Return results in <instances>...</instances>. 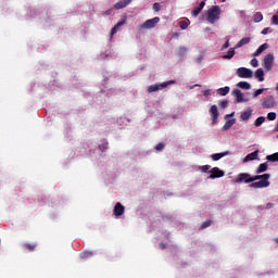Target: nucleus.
<instances>
[{"label": "nucleus", "instance_id": "obj_29", "mask_svg": "<svg viewBox=\"0 0 278 278\" xmlns=\"http://www.w3.org/2000/svg\"><path fill=\"white\" fill-rule=\"evenodd\" d=\"M262 21H264V15L262 14V12L255 13L254 23H262Z\"/></svg>", "mask_w": 278, "mask_h": 278}, {"label": "nucleus", "instance_id": "obj_49", "mask_svg": "<svg viewBox=\"0 0 278 278\" xmlns=\"http://www.w3.org/2000/svg\"><path fill=\"white\" fill-rule=\"evenodd\" d=\"M225 1H227V0H222V3H225Z\"/></svg>", "mask_w": 278, "mask_h": 278}, {"label": "nucleus", "instance_id": "obj_33", "mask_svg": "<svg viewBox=\"0 0 278 278\" xmlns=\"http://www.w3.org/2000/svg\"><path fill=\"white\" fill-rule=\"evenodd\" d=\"M228 105H229V101L227 100H223L222 102H219V108L222 110H225L226 108H228Z\"/></svg>", "mask_w": 278, "mask_h": 278}, {"label": "nucleus", "instance_id": "obj_44", "mask_svg": "<svg viewBox=\"0 0 278 278\" xmlns=\"http://www.w3.org/2000/svg\"><path fill=\"white\" fill-rule=\"evenodd\" d=\"M268 31H271V30H270V27L264 28V29L262 30V35H263V36H266V34H268Z\"/></svg>", "mask_w": 278, "mask_h": 278}, {"label": "nucleus", "instance_id": "obj_31", "mask_svg": "<svg viewBox=\"0 0 278 278\" xmlns=\"http://www.w3.org/2000/svg\"><path fill=\"white\" fill-rule=\"evenodd\" d=\"M212 223L213 222L211 219L203 222L202 225L200 226V230L207 229V227H212Z\"/></svg>", "mask_w": 278, "mask_h": 278}, {"label": "nucleus", "instance_id": "obj_11", "mask_svg": "<svg viewBox=\"0 0 278 278\" xmlns=\"http://www.w3.org/2000/svg\"><path fill=\"white\" fill-rule=\"evenodd\" d=\"M113 214L114 216H123L125 214V206L121 202H117L113 208Z\"/></svg>", "mask_w": 278, "mask_h": 278}, {"label": "nucleus", "instance_id": "obj_3", "mask_svg": "<svg viewBox=\"0 0 278 278\" xmlns=\"http://www.w3.org/2000/svg\"><path fill=\"white\" fill-rule=\"evenodd\" d=\"M175 84H177L176 80H168L161 84L150 85L148 87V92L149 94H151V92H157V90H164V88H168V86H175Z\"/></svg>", "mask_w": 278, "mask_h": 278}, {"label": "nucleus", "instance_id": "obj_23", "mask_svg": "<svg viewBox=\"0 0 278 278\" xmlns=\"http://www.w3.org/2000/svg\"><path fill=\"white\" fill-rule=\"evenodd\" d=\"M233 125H236V119H229L223 126V130L227 131L228 129H231V127H233Z\"/></svg>", "mask_w": 278, "mask_h": 278}, {"label": "nucleus", "instance_id": "obj_12", "mask_svg": "<svg viewBox=\"0 0 278 278\" xmlns=\"http://www.w3.org/2000/svg\"><path fill=\"white\" fill-rule=\"evenodd\" d=\"M232 94L235 97L236 103H242L243 101H247L244 100V94L242 93V91H240V89H235L232 91Z\"/></svg>", "mask_w": 278, "mask_h": 278}, {"label": "nucleus", "instance_id": "obj_1", "mask_svg": "<svg viewBox=\"0 0 278 278\" xmlns=\"http://www.w3.org/2000/svg\"><path fill=\"white\" fill-rule=\"evenodd\" d=\"M270 174H263V175H255L251 176L249 173H240L236 179V184H250L249 188H254V189H262V188H268L270 186Z\"/></svg>", "mask_w": 278, "mask_h": 278}, {"label": "nucleus", "instance_id": "obj_15", "mask_svg": "<svg viewBox=\"0 0 278 278\" xmlns=\"http://www.w3.org/2000/svg\"><path fill=\"white\" fill-rule=\"evenodd\" d=\"M257 155H260V150H255L254 152L248 154L243 162H253V160H257Z\"/></svg>", "mask_w": 278, "mask_h": 278}, {"label": "nucleus", "instance_id": "obj_41", "mask_svg": "<svg viewBox=\"0 0 278 278\" xmlns=\"http://www.w3.org/2000/svg\"><path fill=\"white\" fill-rule=\"evenodd\" d=\"M225 49H229V39L225 41V43L222 47V51H225Z\"/></svg>", "mask_w": 278, "mask_h": 278}, {"label": "nucleus", "instance_id": "obj_14", "mask_svg": "<svg viewBox=\"0 0 278 278\" xmlns=\"http://www.w3.org/2000/svg\"><path fill=\"white\" fill-rule=\"evenodd\" d=\"M175 53H176L177 58H180V60H181V59L186 58V54L188 53V48L179 47V48H177Z\"/></svg>", "mask_w": 278, "mask_h": 278}, {"label": "nucleus", "instance_id": "obj_43", "mask_svg": "<svg viewBox=\"0 0 278 278\" xmlns=\"http://www.w3.org/2000/svg\"><path fill=\"white\" fill-rule=\"evenodd\" d=\"M271 21H273V24H274V25H278V15H274V16L271 17Z\"/></svg>", "mask_w": 278, "mask_h": 278}, {"label": "nucleus", "instance_id": "obj_25", "mask_svg": "<svg viewBox=\"0 0 278 278\" xmlns=\"http://www.w3.org/2000/svg\"><path fill=\"white\" fill-rule=\"evenodd\" d=\"M231 89L229 87L219 88V89H217V94H219V97H227V93Z\"/></svg>", "mask_w": 278, "mask_h": 278}, {"label": "nucleus", "instance_id": "obj_35", "mask_svg": "<svg viewBox=\"0 0 278 278\" xmlns=\"http://www.w3.org/2000/svg\"><path fill=\"white\" fill-rule=\"evenodd\" d=\"M188 25H190V23L186 22V21H181L179 23V27L180 29H188Z\"/></svg>", "mask_w": 278, "mask_h": 278}, {"label": "nucleus", "instance_id": "obj_13", "mask_svg": "<svg viewBox=\"0 0 278 278\" xmlns=\"http://www.w3.org/2000/svg\"><path fill=\"white\" fill-rule=\"evenodd\" d=\"M203 8H205V1H202L199 7L193 8V10L191 11V15L194 17L199 16V14H201V12L203 11Z\"/></svg>", "mask_w": 278, "mask_h": 278}, {"label": "nucleus", "instance_id": "obj_40", "mask_svg": "<svg viewBox=\"0 0 278 278\" xmlns=\"http://www.w3.org/2000/svg\"><path fill=\"white\" fill-rule=\"evenodd\" d=\"M210 168H212L211 165H203V166L201 167V170H202V173H207V170H210Z\"/></svg>", "mask_w": 278, "mask_h": 278}, {"label": "nucleus", "instance_id": "obj_38", "mask_svg": "<svg viewBox=\"0 0 278 278\" xmlns=\"http://www.w3.org/2000/svg\"><path fill=\"white\" fill-rule=\"evenodd\" d=\"M164 147H166V144L160 142L156 144L155 149H156V151H162L164 149Z\"/></svg>", "mask_w": 278, "mask_h": 278}, {"label": "nucleus", "instance_id": "obj_20", "mask_svg": "<svg viewBox=\"0 0 278 278\" xmlns=\"http://www.w3.org/2000/svg\"><path fill=\"white\" fill-rule=\"evenodd\" d=\"M225 155H229V152H223V153H215L213 155H211L213 162H218V160H223V157H225Z\"/></svg>", "mask_w": 278, "mask_h": 278}, {"label": "nucleus", "instance_id": "obj_10", "mask_svg": "<svg viewBox=\"0 0 278 278\" xmlns=\"http://www.w3.org/2000/svg\"><path fill=\"white\" fill-rule=\"evenodd\" d=\"M125 23H127V18L122 17L121 21L117 22V24L111 29V38H114L115 34L118 33V29H121Z\"/></svg>", "mask_w": 278, "mask_h": 278}, {"label": "nucleus", "instance_id": "obj_24", "mask_svg": "<svg viewBox=\"0 0 278 278\" xmlns=\"http://www.w3.org/2000/svg\"><path fill=\"white\" fill-rule=\"evenodd\" d=\"M237 86L241 88V90H251V84L247 81H239Z\"/></svg>", "mask_w": 278, "mask_h": 278}, {"label": "nucleus", "instance_id": "obj_5", "mask_svg": "<svg viewBox=\"0 0 278 278\" xmlns=\"http://www.w3.org/2000/svg\"><path fill=\"white\" fill-rule=\"evenodd\" d=\"M237 75L241 78V79H251V77H253V71L247 68V67H239L237 70Z\"/></svg>", "mask_w": 278, "mask_h": 278}, {"label": "nucleus", "instance_id": "obj_9", "mask_svg": "<svg viewBox=\"0 0 278 278\" xmlns=\"http://www.w3.org/2000/svg\"><path fill=\"white\" fill-rule=\"evenodd\" d=\"M208 113H210V116L212 118V123L214 125L218 121V115H219L218 114V106H216V104L212 105L208 110Z\"/></svg>", "mask_w": 278, "mask_h": 278}, {"label": "nucleus", "instance_id": "obj_21", "mask_svg": "<svg viewBox=\"0 0 278 278\" xmlns=\"http://www.w3.org/2000/svg\"><path fill=\"white\" fill-rule=\"evenodd\" d=\"M254 77L258 81H264V70H262V68L256 70L255 73H254Z\"/></svg>", "mask_w": 278, "mask_h": 278}, {"label": "nucleus", "instance_id": "obj_7", "mask_svg": "<svg viewBox=\"0 0 278 278\" xmlns=\"http://www.w3.org/2000/svg\"><path fill=\"white\" fill-rule=\"evenodd\" d=\"M273 62H275V55L273 54H267L264 58V68L266 71H271L273 70Z\"/></svg>", "mask_w": 278, "mask_h": 278}, {"label": "nucleus", "instance_id": "obj_36", "mask_svg": "<svg viewBox=\"0 0 278 278\" xmlns=\"http://www.w3.org/2000/svg\"><path fill=\"white\" fill-rule=\"evenodd\" d=\"M250 64L253 68H257V66H260V61H257V59H252Z\"/></svg>", "mask_w": 278, "mask_h": 278}, {"label": "nucleus", "instance_id": "obj_32", "mask_svg": "<svg viewBox=\"0 0 278 278\" xmlns=\"http://www.w3.org/2000/svg\"><path fill=\"white\" fill-rule=\"evenodd\" d=\"M110 148V143L109 142H104L102 144L99 146V151H101L102 153H105V151Z\"/></svg>", "mask_w": 278, "mask_h": 278}, {"label": "nucleus", "instance_id": "obj_22", "mask_svg": "<svg viewBox=\"0 0 278 278\" xmlns=\"http://www.w3.org/2000/svg\"><path fill=\"white\" fill-rule=\"evenodd\" d=\"M236 55V48H230L227 52V54H225L223 56L224 60H231V58H233Z\"/></svg>", "mask_w": 278, "mask_h": 278}, {"label": "nucleus", "instance_id": "obj_37", "mask_svg": "<svg viewBox=\"0 0 278 278\" xmlns=\"http://www.w3.org/2000/svg\"><path fill=\"white\" fill-rule=\"evenodd\" d=\"M80 257L83 260H86L88 257H92V252H84V253L80 254Z\"/></svg>", "mask_w": 278, "mask_h": 278}, {"label": "nucleus", "instance_id": "obj_28", "mask_svg": "<svg viewBox=\"0 0 278 278\" xmlns=\"http://www.w3.org/2000/svg\"><path fill=\"white\" fill-rule=\"evenodd\" d=\"M27 251H29L30 253L36 251V243H25L23 245Z\"/></svg>", "mask_w": 278, "mask_h": 278}, {"label": "nucleus", "instance_id": "obj_16", "mask_svg": "<svg viewBox=\"0 0 278 278\" xmlns=\"http://www.w3.org/2000/svg\"><path fill=\"white\" fill-rule=\"evenodd\" d=\"M131 3V0H121L117 3H115L114 8L115 10H123V8H127Z\"/></svg>", "mask_w": 278, "mask_h": 278}, {"label": "nucleus", "instance_id": "obj_39", "mask_svg": "<svg viewBox=\"0 0 278 278\" xmlns=\"http://www.w3.org/2000/svg\"><path fill=\"white\" fill-rule=\"evenodd\" d=\"M161 5H160V3H157V2H155L154 4H153V10H154V12H160V10H161Z\"/></svg>", "mask_w": 278, "mask_h": 278}, {"label": "nucleus", "instance_id": "obj_27", "mask_svg": "<svg viewBox=\"0 0 278 278\" xmlns=\"http://www.w3.org/2000/svg\"><path fill=\"white\" fill-rule=\"evenodd\" d=\"M265 122H266V117L260 116V117H257V118L255 119L254 125H255L256 127H262V125H264Z\"/></svg>", "mask_w": 278, "mask_h": 278}, {"label": "nucleus", "instance_id": "obj_26", "mask_svg": "<svg viewBox=\"0 0 278 278\" xmlns=\"http://www.w3.org/2000/svg\"><path fill=\"white\" fill-rule=\"evenodd\" d=\"M253 115V111H245L240 115L241 121H249V118H251V116Z\"/></svg>", "mask_w": 278, "mask_h": 278}, {"label": "nucleus", "instance_id": "obj_4", "mask_svg": "<svg viewBox=\"0 0 278 278\" xmlns=\"http://www.w3.org/2000/svg\"><path fill=\"white\" fill-rule=\"evenodd\" d=\"M157 23H160L159 16L147 20L141 26H139V31H142V29H153Z\"/></svg>", "mask_w": 278, "mask_h": 278}, {"label": "nucleus", "instance_id": "obj_42", "mask_svg": "<svg viewBox=\"0 0 278 278\" xmlns=\"http://www.w3.org/2000/svg\"><path fill=\"white\" fill-rule=\"evenodd\" d=\"M264 92V89H257L254 93L253 97H260Z\"/></svg>", "mask_w": 278, "mask_h": 278}, {"label": "nucleus", "instance_id": "obj_30", "mask_svg": "<svg viewBox=\"0 0 278 278\" xmlns=\"http://www.w3.org/2000/svg\"><path fill=\"white\" fill-rule=\"evenodd\" d=\"M266 160H267V162H278V152H276L271 155H267Z\"/></svg>", "mask_w": 278, "mask_h": 278}, {"label": "nucleus", "instance_id": "obj_19", "mask_svg": "<svg viewBox=\"0 0 278 278\" xmlns=\"http://www.w3.org/2000/svg\"><path fill=\"white\" fill-rule=\"evenodd\" d=\"M249 42H251V37H244L235 46V49H240V47H244V45H249Z\"/></svg>", "mask_w": 278, "mask_h": 278}, {"label": "nucleus", "instance_id": "obj_18", "mask_svg": "<svg viewBox=\"0 0 278 278\" xmlns=\"http://www.w3.org/2000/svg\"><path fill=\"white\" fill-rule=\"evenodd\" d=\"M268 170V163H262L256 168L255 173L256 175H261V173H266Z\"/></svg>", "mask_w": 278, "mask_h": 278}, {"label": "nucleus", "instance_id": "obj_34", "mask_svg": "<svg viewBox=\"0 0 278 278\" xmlns=\"http://www.w3.org/2000/svg\"><path fill=\"white\" fill-rule=\"evenodd\" d=\"M267 118H268L269 121H276V119H277V113H275V112L268 113V114H267Z\"/></svg>", "mask_w": 278, "mask_h": 278}, {"label": "nucleus", "instance_id": "obj_48", "mask_svg": "<svg viewBox=\"0 0 278 278\" xmlns=\"http://www.w3.org/2000/svg\"><path fill=\"white\" fill-rule=\"evenodd\" d=\"M276 244H278V238L275 239Z\"/></svg>", "mask_w": 278, "mask_h": 278}, {"label": "nucleus", "instance_id": "obj_2", "mask_svg": "<svg viewBox=\"0 0 278 278\" xmlns=\"http://www.w3.org/2000/svg\"><path fill=\"white\" fill-rule=\"evenodd\" d=\"M220 7L213 5L206 12V21L211 23V25H214V23L220 18Z\"/></svg>", "mask_w": 278, "mask_h": 278}, {"label": "nucleus", "instance_id": "obj_50", "mask_svg": "<svg viewBox=\"0 0 278 278\" xmlns=\"http://www.w3.org/2000/svg\"><path fill=\"white\" fill-rule=\"evenodd\" d=\"M229 116H233V113H231Z\"/></svg>", "mask_w": 278, "mask_h": 278}, {"label": "nucleus", "instance_id": "obj_47", "mask_svg": "<svg viewBox=\"0 0 278 278\" xmlns=\"http://www.w3.org/2000/svg\"><path fill=\"white\" fill-rule=\"evenodd\" d=\"M204 97H210V90L203 91Z\"/></svg>", "mask_w": 278, "mask_h": 278}, {"label": "nucleus", "instance_id": "obj_6", "mask_svg": "<svg viewBox=\"0 0 278 278\" xmlns=\"http://www.w3.org/2000/svg\"><path fill=\"white\" fill-rule=\"evenodd\" d=\"M210 173L211 175L208 176V179H220V177H225V170H222L218 167H213Z\"/></svg>", "mask_w": 278, "mask_h": 278}, {"label": "nucleus", "instance_id": "obj_8", "mask_svg": "<svg viewBox=\"0 0 278 278\" xmlns=\"http://www.w3.org/2000/svg\"><path fill=\"white\" fill-rule=\"evenodd\" d=\"M262 108H264V110H270V109L275 108V97H273V96L267 97L262 102Z\"/></svg>", "mask_w": 278, "mask_h": 278}, {"label": "nucleus", "instance_id": "obj_17", "mask_svg": "<svg viewBox=\"0 0 278 278\" xmlns=\"http://www.w3.org/2000/svg\"><path fill=\"white\" fill-rule=\"evenodd\" d=\"M266 49H268V43L261 45L253 53L254 58H257V55H262V53H264Z\"/></svg>", "mask_w": 278, "mask_h": 278}, {"label": "nucleus", "instance_id": "obj_46", "mask_svg": "<svg viewBox=\"0 0 278 278\" xmlns=\"http://www.w3.org/2000/svg\"><path fill=\"white\" fill-rule=\"evenodd\" d=\"M160 249H162V251H164V249H166V243L161 242V243H160Z\"/></svg>", "mask_w": 278, "mask_h": 278}, {"label": "nucleus", "instance_id": "obj_45", "mask_svg": "<svg viewBox=\"0 0 278 278\" xmlns=\"http://www.w3.org/2000/svg\"><path fill=\"white\" fill-rule=\"evenodd\" d=\"M274 205H275L274 203H267L266 204V210H271V207H274Z\"/></svg>", "mask_w": 278, "mask_h": 278}]
</instances>
